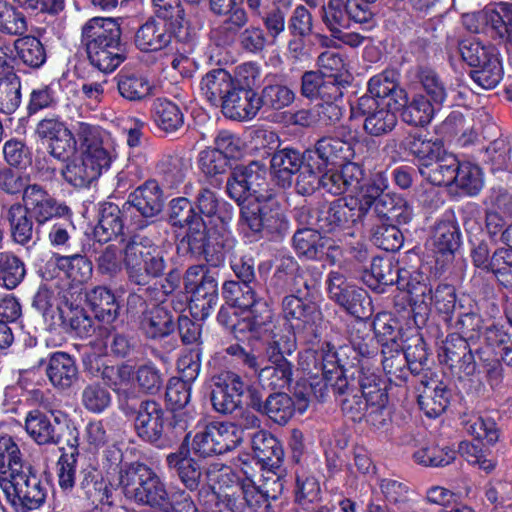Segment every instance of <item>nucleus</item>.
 I'll return each instance as SVG.
<instances>
[{
	"label": "nucleus",
	"mask_w": 512,
	"mask_h": 512,
	"mask_svg": "<svg viewBox=\"0 0 512 512\" xmlns=\"http://www.w3.org/2000/svg\"><path fill=\"white\" fill-rule=\"evenodd\" d=\"M25 429L39 445L65 446L79 438V431L65 414H52L49 417L39 410H33L26 417Z\"/></svg>",
	"instance_id": "6e6552de"
},
{
	"label": "nucleus",
	"mask_w": 512,
	"mask_h": 512,
	"mask_svg": "<svg viewBox=\"0 0 512 512\" xmlns=\"http://www.w3.org/2000/svg\"><path fill=\"white\" fill-rule=\"evenodd\" d=\"M240 206V223L246 226L254 235L264 232L280 233L286 229L287 222L276 191L263 197L255 198L254 202L243 203Z\"/></svg>",
	"instance_id": "39448f33"
},
{
	"label": "nucleus",
	"mask_w": 512,
	"mask_h": 512,
	"mask_svg": "<svg viewBox=\"0 0 512 512\" xmlns=\"http://www.w3.org/2000/svg\"><path fill=\"white\" fill-rule=\"evenodd\" d=\"M118 408L133 422L135 434L143 442L164 448L169 442L164 439V427L168 413L161 403L141 397L134 388L117 391Z\"/></svg>",
	"instance_id": "7ed1b4c3"
},
{
	"label": "nucleus",
	"mask_w": 512,
	"mask_h": 512,
	"mask_svg": "<svg viewBox=\"0 0 512 512\" xmlns=\"http://www.w3.org/2000/svg\"><path fill=\"white\" fill-rule=\"evenodd\" d=\"M381 353L383 370L389 380L396 385L406 382L408 379V362L403 353V347L382 349Z\"/></svg>",
	"instance_id": "680f3d73"
},
{
	"label": "nucleus",
	"mask_w": 512,
	"mask_h": 512,
	"mask_svg": "<svg viewBox=\"0 0 512 512\" xmlns=\"http://www.w3.org/2000/svg\"><path fill=\"white\" fill-rule=\"evenodd\" d=\"M222 296L226 304L240 310H247L258 297L251 285H245L238 281H225L222 286Z\"/></svg>",
	"instance_id": "e2e57ef3"
},
{
	"label": "nucleus",
	"mask_w": 512,
	"mask_h": 512,
	"mask_svg": "<svg viewBox=\"0 0 512 512\" xmlns=\"http://www.w3.org/2000/svg\"><path fill=\"white\" fill-rule=\"evenodd\" d=\"M354 354L358 359L365 365L373 366V363L377 361L379 343L377 342L374 335H371L366 326L353 330L350 334V345Z\"/></svg>",
	"instance_id": "6e6d98bb"
},
{
	"label": "nucleus",
	"mask_w": 512,
	"mask_h": 512,
	"mask_svg": "<svg viewBox=\"0 0 512 512\" xmlns=\"http://www.w3.org/2000/svg\"><path fill=\"white\" fill-rule=\"evenodd\" d=\"M79 438L75 442L60 446L62 452L58 462V482L63 490H72L75 485L76 465L79 456Z\"/></svg>",
	"instance_id": "603ef678"
},
{
	"label": "nucleus",
	"mask_w": 512,
	"mask_h": 512,
	"mask_svg": "<svg viewBox=\"0 0 512 512\" xmlns=\"http://www.w3.org/2000/svg\"><path fill=\"white\" fill-rule=\"evenodd\" d=\"M14 48L22 62L32 68L41 67L46 61L43 43L32 34L17 39Z\"/></svg>",
	"instance_id": "bf43d9fd"
},
{
	"label": "nucleus",
	"mask_w": 512,
	"mask_h": 512,
	"mask_svg": "<svg viewBox=\"0 0 512 512\" xmlns=\"http://www.w3.org/2000/svg\"><path fill=\"white\" fill-rule=\"evenodd\" d=\"M168 222L172 227L187 228L177 245L178 252L196 259L203 258L213 268L224 263L236 239L215 227L208 228L197 213L194 204L186 197H177L168 204Z\"/></svg>",
	"instance_id": "f257e3e1"
},
{
	"label": "nucleus",
	"mask_w": 512,
	"mask_h": 512,
	"mask_svg": "<svg viewBox=\"0 0 512 512\" xmlns=\"http://www.w3.org/2000/svg\"><path fill=\"white\" fill-rule=\"evenodd\" d=\"M11 480L3 486L7 499L16 508L33 510L39 508L46 499L47 486L44 485L31 465L10 474Z\"/></svg>",
	"instance_id": "9d476101"
},
{
	"label": "nucleus",
	"mask_w": 512,
	"mask_h": 512,
	"mask_svg": "<svg viewBox=\"0 0 512 512\" xmlns=\"http://www.w3.org/2000/svg\"><path fill=\"white\" fill-rule=\"evenodd\" d=\"M99 243H108L124 235L122 210L112 202H102L98 207V221L93 230Z\"/></svg>",
	"instance_id": "c85d7f7f"
},
{
	"label": "nucleus",
	"mask_w": 512,
	"mask_h": 512,
	"mask_svg": "<svg viewBox=\"0 0 512 512\" xmlns=\"http://www.w3.org/2000/svg\"><path fill=\"white\" fill-rule=\"evenodd\" d=\"M380 489L386 501L398 510L411 507L414 491L405 483L395 479H382Z\"/></svg>",
	"instance_id": "338daca9"
},
{
	"label": "nucleus",
	"mask_w": 512,
	"mask_h": 512,
	"mask_svg": "<svg viewBox=\"0 0 512 512\" xmlns=\"http://www.w3.org/2000/svg\"><path fill=\"white\" fill-rule=\"evenodd\" d=\"M312 159L309 150L300 151L294 147H278L270 159V170L275 185L281 189H289L293 186L294 174Z\"/></svg>",
	"instance_id": "aec40b11"
},
{
	"label": "nucleus",
	"mask_w": 512,
	"mask_h": 512,
	"mask_svg": "<svg viewBox=\"0 0 512 512\" xmlns=\"http://www.w3.org/2000/svg\"><path fill=\"white\" fill-rule=\"evenodd\" d=\"M247 384L233 371H222L211 377L210 401L213 409L222 415H231L242 409Z\"/></svg>",
	"instance_id": "f8f14e48"
},
{
	"label": "nucleus",
	"mask_w": 512,
	"mask_h": 512,
	"mask_svg": "<svg viewBox=\"0 0 512 512\" xmlns=\"http://www.w3.org/2000/svg\"><path fill=\"white\" fill-rule=\"evenodd\" d=\"M397 223L382 221L371 229V240L375 246L387 252L398 251L404 242L403 233Z\"/></svg>",
	"instance_id": "4d7b16f0"
},
{
	"label": "nucleus",
	"mask_w": 512,
	"mask_h": 512,
	"mask_svg": "<svg viewBox=\"0 0 512 512\" xmlns=\"http://www.w3.org/2000/svg\"><path fill=\"white\" fill-rule=\"evenodd\" d=\"M401 119L413 127H425L434 117L435 105L423 94H416L411 99L404 98Z\"/></svg>",
	"instance_id": "c03bdc74"
},
{
	"label": "nucleus",
	"mask_w": 512,
	"mask_h": 512,
	"mask_svg": "<svg viewBox=\"0 0 512 512\" xmlns=\"http://www.w3.org/2000/svg\"><path fill=\"white\" fill-rule=\"evenodd\" d=\"M123 265L130 285L146 287L155 279L164 278L160 289L165 295L180 287L182 273L169 264L168 253L147 237H131L123 248Z\"/></svg>",
	"instance_id": "f03ea898"
},
{
	"label": "nucleus",
	"mask_w": 512,
	"mask_h": 512,
	"mask_svg": "<svg viewBox=\"0 0 512 512\" xmlns=\"http://www.w3.org/2000/svg\"><path fill=\"white\" fill-rule=\"evenodd\" d=\"M485 273L492 274L501 286L512 288V249H494V258Z\"/></svg>",
	"instance_id": "774afa93"
},
{
	"label": "nucleus",
	"mask_w": 512,
	"mask_h": 512,
	"mask_svg": "<svg viewBox=\"0 0 512 512\" xmlns=\"http://www.w3.org/2000/svg\"><path fill=\"white\" fill-rule=\"evenodd\" d=\"M242 442L237 428L232 423L213 422L196 433L193 438V450L200 457H212L234 450Z\"/></svg>",
	"instance_id": "ddd939ff"
},
{
	"label": "nucleus",
	"mask_w": 512,
	"mask_h": 512,
	"mask_svg": "<svg viewBox=\"0 0 512 512\" xmlns=\"http://www.w3.org/2000/svg\"><path fill=\"white\" fill-rule=\"evenodd\" d=\"M387 189L388 179L383 172H376L370 178L364 179L356 192L358 197H353L357 201L356 211L361 218L367 215Z\"/></svg>",
	"instance_id": "79ce46f5"
},
{
	"label": "nucleus",
	"mask_w": 512,
	"mask_h": 512,
	"mask_svg": "<svg viewBox=\"0 0 512 512\" xmlns=\"http://www.w3.org/2000/svg\"><path fill=\"white\" fill-rule=\"evenodd\" d=\"M58 266L65 271L68 278L80 284L87 282L92 277V262L85 255L79 253L59 257Z\"/></svg>",
	"instance_id": "69168bd1"
},
{
	"label": "nucleus",
	"mask_w": 512,
	"mask_h": 512,
	"mask_svg": "<svg viewBox=\"0 0 512 512\" xmlns=\"http://www.w3.org/2000/svg\"><path fill=\"white\" fill-rule=\"evenodd\" d=\"M300 267L292 256H282L266 284V293L272 300L288 292V280Z\"/></svg>",
	"instance_id": "09e8293b"
},
{
	"label": "nucleus",
	"mask_w": 512,
	"mask_h": 512,
	"mask_svg": "<svg viewBox=\"0 0 512 512\" xmlns=\"http://www.w3.org/2000/svg\"><path fill=\"white\" fill-rule=\"evenodd\" d=\"M381 221L408 224L413 217V209L407 200L397 193L385 192L372 207Z\"/></svg>",
	"instance_id": "2f4dec72"
},
{
	"label": "nucleus",
	"mask_w": 512,
	"mask_h": 512,
	"mask_svg": "<svg viewBox=\"0 0 512 512\" xmlns=\"http://www.w3.org/2000/svg\"><path fill=\"white\" fill-rule=\"evenodd\" d=\"M417 390L419 407L428 417L441 415L448 407L453 395L452 390L443 382L436 383L430 390H421L420 387Z\"/></svg>",
	"instance_id": "a18cd8bd"
},
{
	"label": "nucleus",
	"mask_w": 512,
	"mask_h": 512,
	"mask_svg": "<svg viewBox=\"0 0 512 512\" xmlns=\"http://www.w3.org/2000/svg\"><path fill=\"white\" fill-rule=\"evenodd\" d=\"M46 375L51 384L62 391L70 389L79 379L76 361L66 352H54L49 356Z\"/></svg>",
	"instance_id": "cd10ccee"
},
{
	"label": "nucleus",
	"mask_w": 512,
	"mask_h": 512,
	"mask_svg": "<svg viewBox=\"0 0 512 512\" xmlns=\"http://www.w3.org/2000/svg\"><path fill=\"white\" fill-rule=\"evenodd\" d=\"M62 304L64 307L59 306L58 309L66 331L73 332L80 338H88L95 333V323L83 307L70 300L66 294Z\"/></svg>",
	"instance_id": "7c9ffc66"
},
{
	"label": "nucleus",
	"mask_w": 512,
	"mask_h": 512,
	"mask_svg": "<svg viewBox=\"0 0 512 512\" xmlns=\"http://www.w3.org/2000/svg\"><path fill=\"white\" fill-rule=\"evenodd\" d=\"M164 203L163 189L155 179H148L128 195L123 209L132 207L139 213L138 227L142 229L147 227L149 219L160 215Z\"/></svg>",
	"instance_id": "a211bd4d"
},
{
	"label": "nucleus",
	"mask_w": 512,
	"mask_h": 512,
	"mask_svg": "<svg viewBox=\"0 0 512 512\" xmlns=\"http://www.w3.org/2000/svg\"><path fill=\"white\" fill-rule=\"evenodd\" d=\"M358 389L370 405L386 406L388 393L385 383L373 366L367 365L363 371L350 382L348 389Z\"/></svg>",
	"instance_id": "473e14b6"
},
{
	"label": "nucleus",
	"mask_w": 512,
	"mask_h": 512,
	"mask_svg": "<svg viewBox=\"0 0 512 512\" xmlns=\"http://www.w3.org/2000/svg\"><path fill=\"white\" fill-rule=\"evenodd\" d=\"M174 426H179L184 437L178 449L166 456L167 467L173 475L178 477L186 489L196 491L202 478L201 465L199 461L191 457L190 433H185V424H178L175 420Z\"/></svg>",
	"instance_id": "dca6fc26"
},
{
	"label": "nucleus",
	"mask_w": 512,
	"mask_h": 512,
	"mask_svg": "<svg viewBox=\"0 0 512 512\" xmlns=\"http://www.w3.org/2000/svg\"><path fill=\"white\" fill-rule=\"evenodd\" d=\"M85 300L100 322L111 324L119 316L120 306L114 293L103 286H97L85 293Z\"/></svg>",
	"instance_id": "c9c22d12"
},
{
	"label": "nucleus",
	"mask_w": 512,
	"mask_h": 512,
	"mask_svg": "<svg viewBox=\"0 0 512 512\" xmlns=\"http://www.w3.org/2000/svg\"><path fill=\"white\" fill-rule=\"evenodd\" d=\"M453 184L467 195H477L483 187L481 169L470 162H459Z\"/></svg>",
	"instance_id": "0e129e2a"
},
{
	"label": "nucleus",
	"mask_w": 512,
	"mask_h": 512,
	"mask_svg": "<svg viewBox=\"0 0 512 512\" xmlns=\"http://www.w3.org/2000/svg\"><path fill=\"white\" fill-rule=\"evenodd\" d=\"M433 251L447 261L454 259L462 245V234L455 219H442L435 223L432 231Z\"/></svg>",
	"instance_id": "a878e982"
},
{
	"label": "nucleus",
	"mask_w": 512,
	"mask_h": 512,
	"mask_svg": "<svg viewBox=\"0 0 512 512\" xmlns=\"http://www.w3.org/2000/svg\"><path fill=\"white\" fill-rule=\"evenodd\" d=\"M312 229H297L292 241L297 254L308 260L320 259L326 237Z\"/></svg>",
	"instance_id": "5fc2aeb1"
},
{
	"label": "nucleus",
	"mask_w": 512,
	"mask_h": 512,
	"mask_svg": "<svg viewBox=\"0 0 512 512\" xmlns=\"http://www.w3.org/2000/svg\"><path fill=\"white\" fill-rule=\"evenodd\" d=\"M308 400L302 394L297 402L284 392H273L266 397V407L263 415L279 425H285L293 417L296 410L300 413L306 411Z\"/></svg>",
	"instance_id": "c756f323"
},
{
	"label": "nucleus",
	"mask_w": 512,
	"mask_h": 512,
	"mask_svg": "<svg viewBox=\"0 0 512 512\" xmlns=\"http://www.w3.org/2000/svg\"><path fill=\"white\" fill-rule=\"evenodd\" d=\"M220 107L224 116L229 119L251 120L259 112L258 96L254 89L234 86Z\"/></svg>",
	"instance_id": "5701e85b"
},
{
	"label": "nucleus",
	"mask_w": 512,
	"mask_h": 512,
	"mask_svg": "<svg viewBox=\"0 0 512 512\" xmlns=\"http://www.w3.org/2000/svg\"><path fill=\"white\" fill-rule=\"evenodd\" d=\"M401 269L397 262L390 258L374 257L370 264V269L362 274V281L373 291L384 293L386 286L397 284Z\"/></svg>",
	"instance_id": "bb28decb"
},
{
	"label": "nucleus",
	"mask_w": 512,
	"mask_h": 512,
	"mask_svg": "<svg viewBox=\"0 0 512 512\" xmlns=\"http://www.w3.org/2000/svg\"><path fill=\"white\" fill-rule=\"evenodd\" d=\"M247 310L250 315L237 322L236 332H248L251 338L258 340L272 331L274 313L266 300L258 296Z\"/></svg>",
	"instance_id": "393cba45"
},
{
	"label": "nucleus",
	"mask_w": 512,
	"mask_h": 512,
	"mask_svg": "<svg viewBox=\"0 0 512 512\" xmlns=\"http://www.w3.org/2000/svg\"><path fill=\"white\" fill-rule=\"evenodd\" d=\"M269 481L264 487L256 486L251 479H245L240 484V493L237 496H229L226 500V506L231 512H272L270 501L276 500L282 493L283 480L276 478L273 480L272 491L268 488Z\"/></svg>",
	"instance_id": "9b49d317"
},
{
	"label": "nucleus",
	"mask_w": 512,
	"mask_h": 512,
	"mask_svg": "<svg viewBox=\"0 0 512 512\" xmlns=\"http://www.w3.org/2000/svg\"><path fill=\"white\" fill-rule=\"evenodd\" d=\"M281 316L294 334L304 341L317 337L315 326L322 320V311L309 296L283 295Z\"/></svg>",
	"instance_id": "1a4fd4ad"
},
{
	"label": "nucleus",
	"mask_w": 512,
	"mask_h": 512,
	"mask_svg": "<svg viewBox=\"0 0 512 512\" xmlns=\"http://www.w3.org/2000/svg\"><path fill=\"white\" fill-rule=\"evenodd\" d=\"M129 28L136 29V32H144L145 30H152L156 32L158 27L155 18L150 17L145 23L140 22L135 18H128L126 16L118 17H93L89 19L81 29V32H92L96 29H102L103 32H123V29Z\"/></svg>",
	"instance_id": "72a5a7b5"
},
{
	"label": "nucleus",
	"mask_w": 512,
	"mask_h": 512,
	"mask_svg": "<svg viewBox=\"0 0 512 512\" xmlns=\"http://www.w3.org/2000/svg\"><path fill=\"white\" fill-rule=\"evenodd\" d=\"M61 174L64 180L75 188H87L96 181L112 162L80 154L66 161Z\"/></svg>",
	"instance_id": "412c9836"
},
{
	"label": "nucleus",
	"mask_w": 512,
	"mask_h": 512,
	"mask_svg": "<svg viewBox=\"0 0 512 512\" xmlns=\"http://www.w3.org/2000/svg\"><path fill=\"white\" fill-rule=\"evenodd\" d=\"M458 159L443 149V153L433 159L428 165L421 167L420 174L435 186H451L458 166Z\"/></svg>",
	"instance_id": "e433bc0d"
},
{
	"label": "nucleus",
	"mask_w": 512,
	"mask_h": 512,
	"mask_svg": "<svg viewBox=\"0 0 512 512\" xmlns=\"http://www.w3.org/2000/svg\"><path fill=\"white\" fill-rule=\"evenodd\" d=\"M26 276V266L16 255L0 253V285L8 290L15 289Z\"/></svg>",
	"instance_id": "13d9d810"
},
{
	"label": "nucleus",
	"mask_w": 512,
	"mask_h": 512,
	"mask_svg": "<svg viewBox=\"0 0 512 512\" xmlns=\"http://www.w3.org/2000/svg\"><path fill=\"white\" fill-rule=\"evenodd\" d=\"M157 18L164 21V32H180L188 24L180 0H152Z\"/></svg>",
	"instance_id": "8fccbe9b"
},
{
	"label": "nucleus",
	"mask_w": 512,
	"mask_h": 512,
	"mask_svg": "<svg viewBox=\"0 0 512 512\" xmlns=\"http://www.w3.org/2000/svg\"><path fill=\"white\" fill-rule=\"evenodd\" d=\"M82 35L90 63L98 70L112 72L124 61L121 34H109L110 37L107 34Z\"/></svg>",
	"instance_id": "2eb2a0df"
},
{
	"label": "nucleus",
	"mask_w": 512,
	"mask_h": 512,
	"mask_svg": "<svg viewBox=\"0 0 512 512\" xmlns=\"http://www.w3.org/2000/svg\"><path fill=\"white\" fill-rule=\"evenodd\" d=\"M151 116L157 128L166 134L175 133L184 125V115L179 106L165 98L154 100Z\"/></svg>",
	"instance_id": "a19ab883"
},
{
	"label": "nucleus",
	"mask_w": 512,
	"mask_h": 512,
	"mask_svg": "<svg viewBox=\"0 0 512 512\" xmlns=\"http://www.w3.org/2000/svg\"><path fill=\"white\" fill-rule=\"evenodd\" d=\"M30 213L21 203H14L7 212L13 240L21 245H27L33 241V221Z\"/></svg>",
	"instance_id": "de8ad7c7"
},
{
	"label": "nucleus",
	"mask_w": 512,
	"mask_h": 512,
	"mask_svg": "<svg viewBox=\"0 0 512 512\" xmlns=\"http://www.w3.org/2000/svg\"><path fill=\"white\" fill-rule=\"evenodd\" d=\"M119 485L128 499L156 508L166 492L159 476L141 462L125 463L121 467Z\"/></svg>",
	"instance_id": "20e7f679"
},
{
	"label": "nucleus",
	"mask_w": 512,
	"mask_h": 512,
	"mask_svg": "<svg viewBox=\"0 0 512 512\" xmlns=\"http://www.w3.org/2000/svg\"><path fill=\"white\" fill-rule=\"evenodd\" d=\"M75 129V137L80 145V154L97 157L112 162L109 150L104 146V132L99 126L86 122H78Z\"/></svg>",
	"instance_id": "f704fd0d"
},
{
	"label": "nucleus",
	"mask_w": 512,
	"mask_h": 512,
	"mask_svg": "<svg viewBox=\"0 0 512 512\" xmlns=\"http://www.w3.org/2000/svg\"><path fill=\"white\" fill-rule=\"evenodd\" d=\"M117 90L121 97L131 102H140L153 93V86L142 74L121 71L116 77Z\"/></svg>",
	"instance_id": "37998d69"
},
{
	"label": "nucleus",
	"mask_w": 512,
	"mask_h": 512,
	"mask_svg": "<svg viewBox=\"0 0 512 512\" xmlns=\"http://www.w3.org/2000/svg\"><path fill=\"white\" fill-rule=\"evenodd\" d=\"M255 458L264 465L278 467L284 452L278 439L266 430H258L251 436Z\"/></svg>",
	"instance_id": "ea45409f"
},
{
	"label": "nucleus",
	"mask_w": 512,
	"mask_h": 512,
	"mask_svg": "<svg viewBox=\"0 0 512 512\" xmlns=\"http://www.w3.org/2000/svg\"><path fill=\"white\" fill-rule=\"evenodd\" d=\"M438 357L440 363L459 378L463 375L472 377L477 370V363L469 341L459 333H451L446 337L439 348ZM468 382L474 395L484 394L486 388L480 379L469 378Z\"/></svg>",
	"instance_id": "0eeeda50"
},
{
	"label": "nucleus",
	"mask_w": 512,
	"mask_h": 512,
	"mask_svg": "<svg viewBox=\"0 0 512 512\" xmlns=\"http://www.w3.org/2000/svg\"><path fill=\"white\" fill-rule=\"evenodd\" d=\"M233 77L223 68L209 71L201 80V90L212 106H220L230 93Z\"/></svg>",
	"instance_id": "58836bf2"
},
{
	"label": "nucleus",
	"mask_w": 512,
	"mask_h": 512,
	"mask_svg": "<svg viewBox=\"0 0 512 512\" xmlns=\"http://www.w3.org/2000/svg\"><path fill=\"white\" fill-rule=\"evenodd\" d=\"M357 110L364 117L363 129L371 136L379 137L394 130L398 118L388 102H377L372 96L358 99Z\"/></svg>",
	"instance_id": "6ab92c4d"
},
{
	"label": "nucleus",
	"mask_w": 512,
	"mask_h": 512,
	"mask_svg": "<svg viewBox=\"0 0 512 512\" xmlns=\"http://www.w3.org/2000/svg\"><path fill=\"white\" fill-rule=\"evenodd\" d=\"M140 330L146 338L158 340L171 335L176 330L174 314L165 306L153 304L139 316Z\"/></svg>",
	"instance_id": "b1692460"
},
{
	"label": "nucleus",
	"mask_w": 512,
	"mask_h": 512,
	"mask_svg": "<svg viewBox=\"0 0 512 512\" xmlns=\"http://www.w3.org/2000/svg\"><path fill=\"white\" fill-rule=\"evenodd\" d=\"M401 147L418 161V170L429 164L433 159L443 153V144L440 140L425 138L419 132L409 133L402 141Z\"/></svg>",
	"instance_id": "4c0bfd02"
},
{
	"label": "nucleus",
	"mask_w": 512,
	"mask_h": 512,
	"mask_svg": "<svg viewBox=\"0 0 512 512\" xmlns=\"http://www.w3.org/2000/svg\"><path fill=\"white\" fill-rule=\"evenodd\" d=\"M356 207L353 197L322 202V233H335L355 224L361 219Z\"/></svg>",
	"instance_id": "4be33fe9"
},
{
	"label": "nucleus",
	"mask_w": 512,
	"mask_h": 512,
	"mask_svg": "<svg viewBox=\"0 0 512 512\" xmlns=\"http://www.w3.org/2000/svg\"><path fill=\"white\" fill-rule=\"evenodd\" d=\"M364 96H372L377 102H387L389 97L406 98V92L398 88L395 71L385 70L369 80L368 94Z\"/></svg>",
	"instance_id": "3c124183"
},
{
	"label": "nucleus",
	"mask_w": 512,
	"mask_h": 512,
	"mask_svg": "<svg viewBox=\"0 0 512 512\" xmlns=\"http://www.w3.org/2000/svg\"><path fill=\"white\" fill-rule=\"evenodd\" d=\"M416 76L426 93L425 96L433 105L441 107L446 101L448 92L436 71L426 66H419Z\"/></svg>",
	"instance_id": "052dcab7"
},
{
	"label": "nucleus",
	"mask_w": 512,
	"mask_h": 512,
	"mask_svg": "<svg viewBox=\"0 0 512 512\" xmlns=\"http://www.w3.org/2000/svg\"><path fill=\"white\" fill-rule=\"evenodd\" d=\"M275 191L270 187L267 169L260 161H250L248 164H238L231 168L226 181L227 195L237 205H242L249 198L263 197Z\"/></svg>",
	"instance_id": "423d86ee"
},
{
	"label": "nucleus",
	"mask_w": 512,
	"mask_h": 512,
	"mask_svg": "<svg viewBox=\"0 0 512 512\" xmlns=\"http://www.w3.org/2000/svg\"><path fill=\"white\" fill-rule=\"evenodd\" d=\"M315 153L326 164H337L351 160L355 156V150L350 146L335 139L333 136H323L315 143Z\"/></svg>",
	"instance_id": "864d4df0"
},
{
	"label": "nucleus",
	"mask_w": 512,
	"mask_h": 512,
	"mask_svg": "<svg viewBox=\"0 0 512 512\" xmlns=\"http://www.w3.org/2000/svg\"><path fill=\"white\" fill-rule=\"evenodd\" d=\"M321 359L335 368L336 379L331 383V389H338L343 392L348 389L350 382H353L358 374L367 366L364 365L354 354L349 345L336 347L329 341H324L320 348Z\"/></svg>",
	"instance_id": "4468645a"
},
{
	"label": "nucleus",
	"mask_w": 512,
	"mask_h": 512,
	"mask_svg": "<svg viewBox=\"0 0 512 512\" xmlns=\"http://www.w3.org/2000/svg\"><path fill=\"white\" fill-rule=\"evenodd\" d=\"M22 206L41 225L50 220L62 217H71V209L63 202H59L42 185L33 183L31 188L23 195Z\"/></svg>",
	"instance_id": "f3484780"
},
{
	"label": "nucleus",
	"mask_w": 512,
	"mask_h": 512,
	"mask_svg": "<svg viewBox=\"0 0 512 512\" xmlns=\"http://www.w3.org/2000/svg\"><path fill=\"white\" fill-rule=\"evenodd\" d=\"M374 337L382 349H398L402 346V326L399 320L389 313H378L372 322Z\"/></svg>",
	"instance_id": "49530a36"
}]
</instances>
